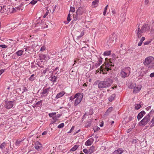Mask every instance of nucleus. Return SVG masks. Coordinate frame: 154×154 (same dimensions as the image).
<instances>
[{"mask_svg":"<svg viewBox=\"0 0 154 154\" xmlns=\"http://www.w3.org/2000/svg\"><path fill=\"white\" fill-rule=\"evenodd\" d=\"M64 94L65 92H64L63 91L60 92L57 94L55 97V98L56 99H57L59 98H60L64 95Z\"/></svg>","mask_w":154,"mask_h":154,"instance_id":"obj_16","label":"nucleus"},{"mask_svg":"<svg viewBox=\"0 0 154 154\" xmlns=\"http://www.w3.org/2000/svg\"><path fill=\"white\" fill-rule=\"evenodd\" d=\"M99 2V0H95L92 2V5H94V7H97Z\"/></svg>","mask_w":154,"mask_h":154,"instance_id":"obj_25","label":"nucleus"},{"mask_svg":"<svg viewBox=\"0 0 154 154\" xmlns=\"http://www.w3.org/2000/svg\"><path fill=\"white\" fill-rule=\"evenodd\" d=\"M137 142V140L136 139H134L133 141H132V143H135Z\"/></svg>","mask_w":154,"mask_h":154,"instance_id":"obj_51","label":"nucleus"},{"mask_svg":"<svg viewBox=\"0 0 154 154\" xmlns=\"http://www.w3.org/2000/svg\"><path fill=\"white\" fill-rule=\"evenodd\" d=\"M102 58H101L98 60V63L99 64H100V65L102 63Z\"/></svg>","mask_w":154,"mask_h":154,"instance_id":"obj_46","label":"nucleus"},{"mask_svg":"<svg viewBox=\"0 0 154 154\" xmlns=\"http://www.w3.org/2000/svg\"><path fill=\"white\" fill-rule=\"evenodd\" d=\"M85 8L84 7L80 6L77 9L75 14L73 15L74 20L76 21L82 19L83 17V14L85 12Z\"/></svg>","mask_w":154,"mask_h":154,"instance_id":"obj_2","label":"nucleus"},{"mask_svg":"<svg viewBox=\"0 0 154 154\" xmlns=\"http://www.w3.org/2000/svg\"><path fill=\"white\" fill-rule=\"evenodd\" d=\"M49 12L48 11H47L46 13H45V14H44V15L43 16V17L44 18H45L47 16L48 14V13H49Z\"/></svg>","mask_w":154,"mask_h":154,"instance_id":"obj_45","label":"nucleus"},{"mask_svg":"<svg viewBox=\"0 0 154 154\" xmlns=\"http://www.w3.org/2000/svg\"><path fill=\"white\" fill-rule=\"evenodd\" d=\"M116 94H112L110 97L109 98V100L110 102H112L114 100L115 98Z\"/></svg>","mask_w":154,"mask_h":154,"instance_id":"obj_20","label":"nucleus"},{"mask_svg":"<svg viewBox=\"0 0 154 154\" xmlns=\"http://www.w3.org/2000/svg\"><path fill=\"white\" fill-rule=\"evenodd\" d=\"M135 109L137 110L139 109L141 107V105L139 104H136L135 105Z\"/></svg>","mask_w":154,"mask_h":154,"instance_id":"obj_32","label":"nucleus"},{"mask_svg":"<svg viewBox=\"0 0 154 154\" xmlns=\"http://www.w3.org/2000/svg\"><path fill=\"white\" fill-rule=\"evenodd\" d=\"M100 65V64H99L98 63H96L95 64V66L96 67H97Z\"/></svg>","mask_w":154,"mask_h":154,"instance_id":"obj_59","label":"nucleus"},{"mask_svg":"<svg viewBox=\"0 0 154 154\" xmlns=\"http://www.w3.org/2000/svg\"><path fill=\"white\" fill-rule=\"evenodd\" d=\"M23 51L21 50L18 51L16 52L18 56H20L22 54Z\"/></svg>","mask_w":154,"mask_h":154,"instance_id":"obj_29","label":"nucleus"},{"mask_svg":"<svg viewBox=\"0 0 154 154\" xmlns=\"http://www.w3.org/2000/svg\"><path fill=\"white\" fill-rule=\"evenodd\" d=\"M5 7V6H3V7L2 6H1V13H3L4 11V10H3V9H4V8Z\"/></svg>","mask_w":154,"mask_h":154,"instance_id":"obj_42","label":"nucleus"},{"mask_svg":"<svg viewBox=\"0 0 154 154\" xmlns=\"http://www.w3.org/2000/svg\"><path fill=\"white\" fill-rule=\"evenodd\" d=\"M21 8V6L20 5L17 7H16L15 8L16 9V10L19 11L20 10Z\"/></svg>","mask_w":154,"mask_h":154,"instance_id":"obj_44","label":"nucleus"},{"mask_svg":"<svg viewBox=\"0 0 154 154\" xmlns=\"http://www.w3.org/2000/svg\"><path fill=\"white\" fill-rule=\"evenodd\" d=\"M56 113V112H52L49 114V116L50 117L53 118L55 116Z\"/></svg>","mask_w":154,"mask_h":154,"instance_id":"obj_33","label":"nucleus"},{"mask_svg":"<svg viewBox=\"0 0 154 154\" xmlns=\"http://www.w3.org/2000/svg\"><path fill=\"white\" fill-rule=\"evenodd\" d=\"M145 39V37H142L141 38V40H140V41H141L142 42H143V41H144V40Z\"/></svg>","mask_w":154,"mask_h":154,"instance_id":"obj_60","label":"nucleus"},{"mask_svg":"<svg viewBox=\"0 0 154 154\" xmlns=\"http://www.w3.org/2000/svg\"><path fill=\"white\" fill-rule=\"evenodd\" d=\"M48 69L47 68L45 69L43 71V73L44 74H45L46 72H47V71L48 70Z\"/></svg>","mask_w":154,"mask_h":154,"instance_id":"obj_58","label":"nucleus"},{"mask_svg":"<svg viewBox=\"0 0 154 154\" xmlns=\"http://www.w3.org/2000/svg\"><path fill=\"white\" fill-rule=\"evenodd\" d=\"M78 95H80V94L79 93L76 94L74 96H71L70 97V100H73L74 99L77 97L78 96Z\"/></svg>","mask_w":154,"mask_h":154,"instance_id":"obj_22","label":"nucleus"},{"mask_svg":"<svg viewBox=\"0 0 154 154\" xmlns=\"http://www.w3.org/2000/svg\"><path fill=\"white\" fill-rule=\"evenodd\" d=\"M136 87V84L135 83H132L130 84L129 86L128 87L130 88H134Z\"/></svg>","mask_w":154,"mask_h":154,"instance_id":"obj_27","label":"nucleus"},{"mask_svg":"<svg viewBox=\"0 0 154 154\" xmlns=\"http://www.w3.org/2000/svg\"><path fill=\"white\" fill-rule=\"evenodd\" d=\"M4 72V70L3 69H1L0 70V75Z\"/></svg>","mask_w":154,"mask_h":154,"instance_id":"obj_57","label":"nucleus"},{"mask_svg":"<svg viewBox=\"0 0 154 154\" xmlns=\"http://www.w3.org/2000/svg\"><path fill=\"white\" fill-rule=\"evenodd\" d=\"M47 132H48V131H45L42 133V135H45L47 134Z\"/></svg>","mask_w":154,"mask_h":154,"instance_id":"obj_50","label":"nucleus"},{"mask_svg":"<svg viewBox=\"0 0 154 154\" xmlns=\"http://www.w3.org/2000/svg\"><path fill=\"white\" fill-rule=\"evenodd\" d=\"M117 86H114L113 87H111L110 88L111 89H114V88H117Z\"/></svg>","mask_w":154,"mask_h":154,"instance_id":"obj_64","label":"nucleus"},{"mask_svg":"<svg viewBox=\"0 0 154 154\" xmlns=\"http://www.w3.org/2000/svg\"><path fill=\"white\" fill-rule=\"evenodd\" d=\"M83 97V95H78V96L76 98L75 100L74 105L75 106H77L81 102Z\"/></svg>","mask_w":154,"mask_h":154,"instance_id":"obj_8","label":"nucleus"},{"mask_svg":"<svg viewBox=\"0 0 154 154\" xmlns=\"http://www.w3.org/2000/svg\"><path fill=\"white\" fill-rule=\"evenodd\" d=\"M0 47L4 48H7V46L5 45H0Z\"/></svg>","mask_w":154,"mask_h":154,"instance_id":"obj_43","label":"nucleus"},{"mask_svg":"<svg viewBox=\"0 0 154 154\" xmlns=\"http://www.w3.org/2000/svg\"><path fill=\"white\" fill-rule=\"evenodd\" d=\"M35 75L34 74L32 75L29 78V80L31 81H33L35 79Z\"/></svg>","mask_w":154,"mask_h":154,"instance_id":"obj_35","label":"nucleus"},{"mask_svg":"<svg viewBox=\"0 0 154 154\" xmlns=\"http://www.w3.org/2000/svg\"><path fill=\"white\" fill-rule=\"evenodd\" d=\"M89 154H91L94 151V146H92L90 147L89 149Z\"/></svg>","mask_w":154,"mask_h":154,"instance_id":"obj_26","label":"nucleus"},{"mask_svg":"<svg viewBox=\"0 0 154 154\" xmlns=\"http://www.w3.org/2000/svg\"><path fill=\"white\" fill-rule=\"evenodd\" d=\"M42 100H41L40 101H39L37 102L36 103V105L38 106L39 105H42Z\"/></svg>","mask_w":154,"mask_h":154,"instance_id":"obj_40","label":"nucleus"},{"mask_svg":"<svg viewBox=\"0 0 154 154\" xmlns=\"http://www.w3.org/2000/svg\"><path fill=\"white\" fill-rule=\"evenodd\" d=\"M22 141V140H17L15 143V145L17 146H19L20 145L21 142Z\"/></svg>","mask_w":154,"mask_h":154,"instance_id":"obj_36","label":"nucleus"},{"mask_svg":"<svg viewBox=\"0 0 154 154\" xmlns=\"http://www.w3.org/2000/svg\"><path fill=\"white\" fill-rule=\"evenodd\" d=\"M94 132H96L97 131H98L100 129V128L98 127H96V128H94L93 129Z\"/></svg>","mask_w":154,"mask_h":154,"instance_id":"obj_48","label":"nucleus"},{"mask_svg":"<svg viewBox=\"0 0 154 154\" xmlns=\"http://www.w3.org/2000/svg\"><path fill=\"white\" fill-rule=\"evenodd\" d=\"M110 42H112L113 41H116L117 40V36L116 34L113 33L109 37Z\"/></svg>","mask_w":154,"mask_h":154,"instance_id":"obj_11","label":"nucleus"},{"mask_svg":"<svg viewBox=\"0 0 154 154\" xmlns=\"http://www.w3.org/2000/svg\"><path fill=\"white\" fill-rule=\"evenodd\" d=\"M49 79V80L51 81L52 82H53L52 85H53L54 82L57 81V76H56L54 75H52L51 76Z\"/></svg>","mask_w":154,"mask_h":154,"instance_id":"obj_13","label":"nucleus"},{"mask_svg":"<svg viewBox=\"0 0 154 154\" xmlns=\"http://www.w3.org/2000/svg\"><path fill=\"white\" fill-rule=\"evenodd\" d=\"M113 109V108L112 107H110L109 108L105 113V115H108L109 113L112 111Z\"/></svg>","mask_w":154,"mask_h":154,"instance_id":"obj_23","label":"nucleus"},{"mask_svg":"<svg viewBox=\"0 0 154 154\" xmlns=\"http://www.w3.org/2000/svg\"><path fill=\"white\" fill-rule=\"evenodd\" d=\"M148 0H145V4L147 5L148 3Z\"/></svg>","mask_w":154,"mask_h":154,"instance_id":"obj_63","label":"nucleus"},{"mask_svg":"<svg viewBox=\"0 0 154 154\" xmlns=\"http://www.w3.org/2000/svg\"><path fill=\"white\" fill-rule=\"evenodd\" d=\"M93 142L91 138L88 139L85 143V145L86 146L91 145Z\"/></svg>","mask_w":154,"mask_h":154,"instance_id":"obj_17","label":"nucleus"},{"mask_svg":"<svg viewBox=\"0 0 154 154\" xmlns=\"http://www.w3.org/2000/svg\"><path fill=\"white\" fill-rule=\"evenodd\" d=\"M40 63L39 62H38L36 63V65H38V66H39L40 67H42V66H40Z\"/></svg>","mask_w":154,"mask_h":154,"instance_id":"obj_56","label":"nucleus"},{"mask_svg":"<svg viewBox=\"0 0 154 154\" xmlns=\"http://www.w3.org/2000/svg\"><path fill=\"white\" fill-rule=\"evenodd\" d=\"M75 11V9L74 7H70L69 12H73Z\"/></svg>","mask_w":154,"mask_h":154,"instance_id":"obj_38","label":"nucleus"},{"mask_svg":"<svg viewBox=\"0 0 154 154\" xmlns=\"http://www.w3.org/2000/svg\"><path fill=\"white\" fill-rule=\"evenodd\" d=\"M39 0H38V1ZM38 0H32L31 2H30L29 4H31V5H35L37 2Z\"/></svg>","mask_w":154,"mask_h":154,"instance_id":"obj_31","label":"nucleus"},{"mask_svg":"<svg viewBox=\"0 0 154 154\" xmlns=\"http://www.w3.org/2000/svg\"><path fill=\"white\" fill-rule=\"evenodd\" d=\"M16 9L15 8H12V11H11V12L12 13H14V12H15V11H16Z\"/></svg>","mask_w":154,"mask_h":154,"instance_id":"obj_52","label":"nucleus"},{"mask_svg":"<svg viewBox=\"0 0 154 154\" xmlns=\"http://www.w3.org/2000/svg\"><path fill=\"white\" fill-rule=\"evenodd\" d=\"M5 107L6 108L10 109L13 107V102L8 101L7 102L5 101Z\"/></svg>","mask_w":154,"mask_h":154,"instance_id":"obj_9","label":"nucleus"},{"mask_svg":"<svg viewBox=\"0 0 154 154\" xmlns=\"http://www.w3.org/2000/svg\"><path fill=\"white\" fill-rule=\"evenodd\" d=\"M56 116H57V118H59L61 116V114H58Z\"/></svg>","mask_w":154,"mask_h":154,"instance_id":"obj_62","label":"nucleus"},{"mask_svg":"<svg viewBox=\"0 0 154 154\" xmlns=\"http://www.w3.org/2000/svg\"><path fill=\"white\" fill-rule=\"evenodd\" d=\"M150 28L148 24H145L143 25L141 29L138 27L137 30L136 31V32L138 38L140 37L142 35V33L146 32V31L149 30Z\"/></svg>","mask_w":154,"mask_h":154,"instance_id":"obj_3","label":"nucleus"},{"mask_svg":"<svg viewBox=\"0 0 154 154\" xmlns=\"http://www.w3.org/2000/svg\"><path fill=\"white\" fill-rule=\"evenodd\" d=\"M110 51H107L104 52L103 54L105 56H108L110 54Z\"/></svg>","mask_w":154,"mask_h":154,"instance_id":"obj_30","label":"nucleus"},{"mask_svg":"<svg viewBox=\"0 0 154 154\" xmlns=\"http://www.w3.org/2000/svg\"><path fill=\"white\" fill-rule=\"evenodd\" d=\"M53 119L54 120V121L53 122L54 123V122H56V120H57L58 118H57V117L55 115V116H54L53 118Z\"/></svg>","mask_w":154,"mask_h":154,"instance_id":"obj_41","label":"nucleus"},{"mask_svg":"<svg viewBox=\"0 0 154 154\" xmlns=\"http://www.w3.org/2000/svg\"><path fill=\"white\" fill-rule=\"evenodd\" d=\"M79 146V145H74V146L70 149V151L73 152L75 151L77 149Z\"/></svg>","mask_w":154,"mask_h":154,"instance_id":"obj_21","label":"nucleus"},{"mask_svg":"<svg viewBox=\"0 0 154 154\" xmlns=\"http://www.w3.org/2000/svg\"><path fill=\"white\" fill-rule=\"evenodd\" d=\"M42 147V145L40 142L37 141L35 143V148L36 149L38 150H40Z\"/></svg>","mask_w":154,"mask_h":154,"instance_id":"obj_12","label":"nucleus"},{"mask_svg":"<svg viewBox=\"0 0 154 154\" xmlns=\"http://www.w3.org/2000/svg\"><path fill=\"white\" fill-rule=\"evenodd\" d=\"M71 15L70 13H69L68 16V17L67 18V20L68 22L67 23H66V24L68 23L71 20V18H70Z\"/></svg>","mask_w":154,"mask_h":154,"instance_id":"obj_34","label":"nucleus"},{"mask_svg":"<svg viewBox=\"0 0 154 154\" xmlns=\"http://www.w3.org/2000/svg\"><path fill=\"white\" fill-rule=\"evenodd\" d=\"M123 152V150L121 148H119L117 150H115L113 154H121Z\"/></svg>","mask_w":154,"mask_h":154,"instance_id":"obj_15","label":"nucleus"},{"mask_svg":"<svg viewBox=\"0 0 154 154\" xmlns=\"http://www.w3.org/2000/svg\"><path fill=\"white\" fill-rule=\"evenodd\" d=\"M149 76L151 78L154 77V72H152V73H151L149 75Z\"/></svg>","mask_w":154,"mask_h":154,"instance_id":"obj_54","label":"nucleus"},{"mask_svg":"<svg viewBox=\"0 0 154 154\" xmlns=\"http://www.w3.org/2000/svg\"><path fill=\"white\" fill-rule=\"evenodd\" d=\"M6 145V144L5 142H3L2 143L0 146V149L2 150L4 149Z\"/></svg>","mask_w":154,"mask_h":154,"instance_id":"obj_24","label":"nucleus"},{"mask_svg":"<svg viewBox=\"0 0 154 154\" xmlns=\"http://www.w3.org/2000/svg\"><path fill=\"white\" fill-rule=\"evenodd\" d=\"M130 70L131 68L130 67H127L122 70L120 73L121 77L125 78L127 76V75L128 76L130 73Z\"/></svg>","mask_w":154,"mask_h":154,"instance_id":"obj_6","label":"nucleus"},{"mask_svg":"<svg viewBox=\"0 0 154 154\" xmlns=\"http://www.w3.org/2000/svg\"><path fill=\"white\" fill-rule=\"evenodd\" d=\"M83 36L82 35H81L80 34V35H79V36H78L77 37V39H80Z\"/></svg>","mask_w":154,"mask_h":154,"instance_id":"obj_61","label":"nucleus"},{"mask_svg":"<svg viewBox=\"0 0 154 154\" xmlns=\"http://www.w3.org/2000/svg\"><path fill=\"white\" fill-rule=\"evenodd\" d=\"M75 127L74 126H72L71 128V129L70 130V131L69 132H68V133H70L74 129Z\"/></svg>","mask_w":154,"mask_h":154,"instance_id":"obj_47","label":"nucleus"},{"mask_svg":"<svg viewBox=\"0 0 154 154\" xmlns=\"http://www.w3.org/2000/svg\"><path fill=\"white\" fill-rule=\"evenodd\" d=\"M154 111L152 110L149 113V114L145 116L143 119L139 123V125L140 126L145 125L150 120V116L151 114H152L154 112Z\"/></svg>","mask_w":154,"mask_h":154,"instance_id":"obj_5","label":"nucleus"},{"mask_svg":"<svg viewBox=\"0 0 154 154\" xmlns=\"http://www.w3.org/2000/svg\"><path fill=\"white\" fill-rule=\"evenodd\" d=\"M145 114V112L144 111H142L138 115L137 118L138 120H139Z\"/></svg>","mask_w":154,"mask_h":154,"instance_id":"obj_14","label":"nucleus"},{"mask_svg":"<svg viewBox=\"0 0 154 154\" xmlns=\"http://www.w3.org/2000/svg\"><path fill=\"white\" fill-rule=\"evenodd\" d=\"M142 43H143L141 41H140L138 43V46H140L142 44Z\"/></svg>","mask_w":154,"mask_h":154,"instance_id":"obj_55","label":"nucleus"},{"mask_svg":"<svg viewBox=\"0 0 154 154\" xmlns=\"http://www.w3.org/2000/svg\"><path fill=\"white\" fill-rule=\"evenodd\" d=\"M64 126V124L63 123H61L59 125H58L57 128H63Z\"/></svg>","mask_w":154,"mask_h":154,"instance_id":"obj_39","label":"nucleus"},{"mask_svg":"<svg viewBox=\"0 0 154 154\" xmlns=\"http://www.w3.org/2000/svg\"><path fill=\"white\" fill-rule=\"evenodd\" d=\"M151 122L152 123L151 125H150V127H152L153 126H154V117H153L151 121Z\"/></svg>","mask_w":154,"mask_h":154,"instance_id":"obj_37","label":"nucleus"},{"mask_svg":"<svg viewBox=\"0 0 154 154\" xmlns=\"http://www.w3.org/2000/svg\"><path fill=\"white\" fill-rule=\"evenodd\" d=\"M51 91L52 88H51L50 87L46 88H43L42 90V94L44 95H45V96H46L48 94L49 92L50 91Z\"/></svg>","mask_w":154,"mask_h":154,"instance_id":"obj_10","label":"nucleus"},{"mask_svg":"<svg viewBox=\"0 0 154 154\" xmlns=\"http://www.w3.org/2000/svg\"><path fill=\"white\" fill-rule=\"evenodd\" d=\"M46 56L45 54H41L39 56L40 60H41V62H42L43 61L42 60H46Z\"/></svg>","mask_w":154,"mask_h":154,"instance_id":"obj_18","label":"nucleus"},{"mask_svg":"<svg viewBox=\"0 0 154 154\" xmlns=\"http://www.w3.org/2000/svg\"><path fill=\"white\" fill-rule=\"evenodd\" d=\"M91 121H89L87 122L85 124V127L86 128H88L90 127L91 126Z\"/></svg>","mask_w":154,"mask_h":154,"instance_id":"obj_28","label":"nucleus"},{"mask_svg":"<svg viewBox=\"0 0 154 154\" xmlns=\"http://www.w3.org/2000/svg\"><path fill=\"white\" fill-rule=\"evenodd\" d=\"M45 49V47L44 46H42L41 47L40 49V51H44Z\"/></svg>","mask_w":154,"mask_h":154,"instance_id":"obj_49","label":"nucleus"},{"mask_svg":"<svg viewBox=\"0 0 154 154\" xmlns=\"http://www.w3.org/2000/svg\"><path fill=\"white\" fill-rule=\"evenodd\" d=\"M151 42L150 41H147L146 42H145L144 43V45H148Z\"/></svg>","mask_w":154,"mask_h":154,"instance_id":"obj_53","label":"nucleus"},{"mask_svg":"<svg viewBox=\"0 0 154 154\" xmlns=\"http://www.w3.org/2000/svg\"><path fill=\"white\" fill-rule=\"evenodd\" d=\"M96 82L97 84H98V88L101 89L109 87L112 84L113 81L109 78L106 77L104 79L103 81L98 80Z\"/></svg>","mask_w":154,"mask_h":154,"instance_id":"obj_1","label":"nucleus"},{"mask_svg":"<svg viewBox=\"0 0 154 154\" xmlns=\"http://www.w3.org/2000/svg\"><path fill=\"white\" fill-rule=\"evenodd\" d=\"M153 60L154 58L152 57L149 56L145 58L143 63L145 65H149L153 61Z\"/></svg>","mask_w":154,"mask_h":154,"instance_id":"obj_7","label":"nucleus"},{"mask_svg":"<svg viewBox=\"0 0 154 154\" xmlns=\"http://www.w3.org/2000/svg\"><path fill=\"white\" fill-rule=\"evenodd\" d=\"M105 65H103L100 67V70L104 74H107V72H108L111 70L110 68L113 66L112 64V62L110 61L109 62L105 63Z\"/></svg>","mask_w":154,"mask_h":154,"instance_id":"obj_4","label":"nucleus"},{"mask_svg":"<svg viewBox=\"0 0 154 154\" xmlns=\"http://www.w3.org/2000/svg\"><path fill=\"white\" fill-rule=\"evenodd\" d=\"M141 89V88L140 86L137 87H135L134 89L133 92L134 93H138L139 91H140Z\"/></svg>","mask_w":154,"mask_h":154,"instance_id":"obj_19","label":"nucleus"}]
</instances>
